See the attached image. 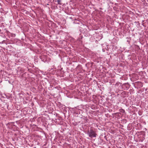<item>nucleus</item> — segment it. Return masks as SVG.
<instances>
[{
	"instance_id": "nucleus-1",
	"label": "nucleus",
	"mask_w": 148,
	"mask_h": 148,
	"mask_svg": "<svg viewBox=\"0 0 148 148\" xmlns=\"http://www.w3.org/2000/svg\"><path fill=\"white\" fill-rule=\"evenodd\" d=\"M87 134L90 137L92 138L93 137H96L97 135L95 132L93 131V129H91L88 131Z\"/></svg>"
},
{
	"instance_id": "nucleus-2",
	"label": "nucleus",
	"mask_w": 148,
	"mask_h": 148,
	"mask_svg": "<svg viewBox=\"0 0 148 148\" xmlns=\"http://www.w3.org/2000/svg\"><path fill=\"white\" fill-rule=\"evenodd\" d=\"M82 36H80L78 38V39H77V41H79V42H80L81 43H82V41L81 40L82 39Z\"/></svg>"
},
{
	"instance_id": "nucleus-3",
	"label": "nucleus",
	"mask_w": 148,
	"mask_h": 148,
	"mask_svg": "<svg viewBox=\"0 0 148 148\" xmlns=\"http://www.w3.org/2000/svg\"><path fill=\"white\" fill-rule=\"evenodd\" d=\"M55 1H57L58 3V4L61 5V0H55Z\"/></svg>"
},
{
	"instance_id": "nucleus-4",
	"label": "nucleus",
	"mask_w": 148,
	"mask_h": 148,
	"mask_svg": "<svg viewBox=\"0 0 148 148\" xmlns=\"http://www.w3.org/2000/svg\"><path fill=\"white\" fill-rule=\"evenodd\" d=\"M114 114L116 115V116L117 117H120V114H121V113H119V112H117V113H115Z\"/></svg>"
},
{
	"instance_id": "nucleus-5",
	"label": "nucleus",
	"mask_w": 148,
	"mask_h": 148,
	"mask_svg": "<svg viewBox=\"0 0 148 148\" xmlns=\"http://www.w3.org/2000/svg\"><path fill=\"white\" fill-rule=\"evenodd\" d=\"M119 110L120 112H122L123 113H124L125 112V110L123 109H120Z\"/></svg>"
},
{
	"instance_id": "nucleus-6",
	"label": "nucleus",
	"mask_w": 148,
	"mask_h": 148,
	"mask_svg": "<svg viewBox=\"0 0 148 148\" xmlns=\"http://www.w3.org/2000/svg\"><path fill=\"white\" fill-rule=\"evenodd\" d=\"M46 57H47V56H42V58H46Z\"/></svg>"
},
{
	"instance_id": "nucleus-7",
	"label": "nucleus",
	"mask_w": 148,
	"mask_h": 148,
	"mask_svg": "<svg viewBox=\"0 0 148 148\" xmlns=\"http://www.w3.org/2000/svg\"><path fill=\"white\" fill-rule=\"evenodd\" d=\"M5 40H3V41H2V42H5Z\"/></svg>"
},
{
	"instance_id": "nucleus-8",
	"label": "nucleus",
	"mask_w": 148,
	"mask_h": 148,
	"mask_svg": "<svg viewBox=\"0 0 148 148\" xmlns=\"http://www.w3.org/2000/svg\"><path fill=\"white\" fill-rule=\"evenodd\" d=\"M43 61H44V60H42Z\"/></svg>"
}]
</instances>
